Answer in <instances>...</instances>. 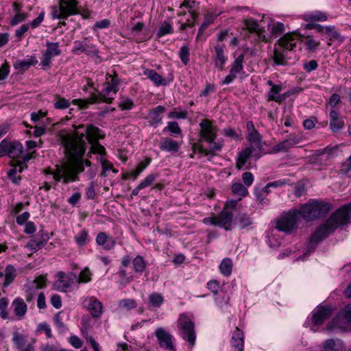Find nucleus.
Returning a JSON list of instances; mask_svg holds the SVG:
<instances>
[{
  "label": "nucleus",
  "mask_w": 351,
  "mask_h": 351,
  "mask_svg": "<svg viewBox=\"0 0 351 351\" xmlns=\"http://www.w3.org/2000/svg\"><path fill=\"white\" fill-rule=\"evenodd\" d=\"M51 17L53 19H66V16L64 13H63V10L62 8L60 7V4H59V6H53L52 8L51 11Z\"/></svg>",
  "instance_id": "nucleus-56"
},
{
  "label": "nucleus",
  "mask_w": 351,
  "mask_h": 351,
  "mask_svg": "<svg viewBox=\"0 0 351 351\" xmlns=\"http://www.w3.org/2000/svg\"><path fill=\"white\" fill-rule=\"evenodd\" d=\"M88 232L86 229L81 230L74 237L75 241L79 246H83L86 243Z\"/></svg>",
  "instance_id": "nucleus-50"
},
{
  "label": "nucleus",
  "mask_w": 351,
  "mask_h": 351,
  "mask_svg": "<svg viewBox=\"0 0 351 351\" xmlns=\"http://www.w3.org/2000/svg\"><path fill=\"white\" fill-rule=\"evenodd\" d=\"M27 17V14L25 13H18L15 14V15L12 17L10 22V25L11 26H15L18 25L19 23H22L25 21Z\"/></svg>",
  "instance_id": "nucleus-59"
},
{
  "label": "nucleus",
  "mask_w": 351,
  "mask_h": 351,
  "mask_svg": "<svg viewBox=\"0 0 351 351\" xmlns=\"http://www.w3.org/2000/svg\"><path fill=\"white\" fill-rule=\"evenodd\" d=\"M116 93L117 89H102L101 92H99L98 89H95V91L91 93L88 98L84 99H75L73 100V103L78 105L80 108L86 109L90 104L100 102L110 103Z\"/></svg>",
  "instance_id": "nucleus-6"
},
{
  "label": "nucleus",
  "mask_w": 351,
  "mask_h": 351,
  "mask_svg": "<svg viewBox=\"0 0 351 351\" xmlns=\"http://www.w3.org/2000/svg\"><path fill=\"white\" fill-rule=\"evenodd\" d=\"M302 34L297 32H289L281 36L274 45V51L269 56L276 65L285 66L287 61L297 59L298 43Z\"/></svg>",
  "instance_id": "nucleus-3"
},
{
  "label": "nucleus",
  "mask_w": 351,
  "mask_h": 351,
  "mask_svg": "<svg viewBox=\"0 0 351 351\" xmlns=\"http://www.w3.org/2000/svg\"><path fill=\"white\" fill-rule=\"evenodd\" d=\"M190 51L189 48L186 45H184L180 48L179 52V57L181 62L184 64L187 65L189 62L190 58Z\"/></svg>",
  "instance_id": "nucleus-48"
},
{
  "label": "nucleus",
  "mask_w": 351,
  "mask_h": 351,
  "mask_svg": "<svg viewBox=\"0 0 351 351\" xmlns=\"http://www.w3.org/2000/svg\"><path fill=\"white\" fill-rule=\"evenodd\" d=\"M328 19L327 14L325 12L321 11H315L306 16L305 20L315 21H326Z\"/></svg>",
  "instance_id": "nucleus-40"
},
{
  "label": "nucleus",
  "mask_w": 351,
  "mask_h": 351,
  "mask_svg": "<svg viewBox=\"0 0 351 351\" xmlns=\"http://www.w3.org/2000/svg\"><path fill=\"white\" fill-rule=\"evenodd\" d=\"M148 77L157 86L167 85L166 79L162 77L160 75H159L155 70L149 71Z\"/></svg>",
  "instance_id": "nucleus-37"
},
{
  "label": "nucleus",
  "mask_w": 351,
  "mask_h": 351,
  "mask_svg": "<svg viewBox=\"0 0 351 351\" xmlns=\"http://www.w3.org/2000/svg\"><path fill=\"white\" fill-rule=\"evenodd\" d=\"M340 350L335 341L330 339L323 343V349L322 351H340Z\"/></svg>",
  "instance_id": "nucleus-54"
},
{
  "label": "nucleus",
  "mask_w": 351,
  "mask_h": 351,
  "mask_svg": "<svg viewBox=\"0 0 351 351\" xmlns=\"http://www.w3.org/2000/svg\"><path fill=\"white\" fill-rule=\"evenodd\" d=\"M326 35L328 38V45L329 46H330L333 42H337L339 44H341L344 40V37L337 31L334 26L326 27Z\"/></svg>",
  "instance_id": "nucleus-27"
},
{
  "label": "nucleus",
  "mask_w": 351,
  "mask_h": 351,
  "mask_svg": "<svg viewBox=\"0 0 351 351\" xmlns=\"http://www.w3.org/2000/svg\"><path fill=\"white\" fill-rule=\"evenodd\" d=\"M231 345L234 348L235 351H243L244 348V333L238 327L232 333Z\"/></svg>",
  "instance_id": "nucleus-21"
},
{
  "label": "nucleus",
  "mask_w": 351,
  "mask_h": 351,
  "mask_svg": "<svg viewBox=\"0 0 351 351\" xmlns=\"http://www.w3.org/2000/svg\"><path fill=\"white\" fill-rule=\"evenodd\" d=\"M267 31L268 37L265 35V43L271 42V39L281 36L285 31V27L284 23L270 19L267 24Z\"/></svg>",
  "instance_id": "nucleus-14"
},
{
  "label": "nucleus",
  "mask_w": 351,
  "mask_h": 351,
  "mask_svg": "<svg viewBox=\"0 0 351 351\" xmlns=\"http://www.w3.org/2000/svg\"><path fill=\"white\" fill-rule=\"evenodd\" d=\"M65 278L64 280H59L55 283L56 289L60 291L66 292L67 289L77 280V276L74 273H70Z\"/></svg>",
  "instance_id": "nucleus-24"
},
{
  "label": "nucleus",
  "mask_w": 351,
  "mask_h": 351,
  "mask_svg": "<svg viewBox=\"0 0 351 351\" xmlns=\"http://www.w3.org/2000/svg\"><path fill=\"white\" fill-rule=\"evenodd\" d=\"M44 17L45 12L43 11L38 14V16L36 19H34L31 23L27 24L29 25V27H32V29L37 28L41 25L42 22L44 20Z\"/></svg>",
  "instance_id": "nucleus-62"
},
{
  "label": "nucleus",
  "mask_w": 351,
  "mask_h": 351,
  "mask_svg": "<svg viewBox=\"0 0 351 351\" xmlns=\"http://www.w3.org/2000/svg\"><path fill=\"white\" fill-rule=\"evenodd\" d=\"M247 134L246 138L250 143V147L252 149L261 150L262 147L261 138L262 136L255 129L252 121H248L246 125Z\"/></svg>",
  "instance_id": "nucleus-12"
},
{
  "label": "nucleus",
  "mask_w": 351,
  "mask_h": 351,
  "mask_svg": "<svg viewBox=\"0 0 351 351\" xmlns=\"http://www.w3.org/2000/svg\"><path fill=\"white\" fill-rule=\"evenodd\" d=\"M64 317H67L65 313L62 311L58 312L54 316V322L60 331L64 332L66 329V326L64 322Z\"/></svg>",
  "instance_id": "nucleus-45"
},
{
  "label": "nucleus",
  "mask_w": 351,
  "mask_h": 351,
  "mask_svg": "<svg viewBox=\"0 0 351 351\" xmlns=\"http://www.w3.org/2000/svg\"><path fill=\"white\" fill-rule=\"evenodd\" d=\"M12 341L16 347L19 350H21L25 344L24 337L17 332L13 334Z\"/></svg>",
  "instance_id": "nucleus-57"
},
{
  "label": "nucleus",
  "mask_w": 351,
  "mask_h": 351,
  "mask_svg": "<svg viewBox=\"0 0 351 351\" xmlns=\"http://www.w3.org/2000/svg\"><path fill=\"white\" fill-rule=\"evenodd\" d=\"M16 276V271L14 267L12 265H7L5 269L3 287H6L11 284L15 279Z\"/></svg>",
  "instance_id": "nucleus-33"
},
{
  "label": "nucleus",
  "mask_w": 351,
  "mask_h": 351,
  "mask_svg": "<svg viewBox=\"0 0 351 351\" xmlns=\"http://www.w3.org/2000/svg\"><path fill=\"white\" fill-rule=\"evenodd\" d=\"M223 45L217 44L215 46V56L214 58L215 67L222 71L227 58L224 56Z\"/></svg>",
  "instance_id": "nucleus-23"
},
{
  "label": "nucleus",
  "mask_w": 351,
  "mask_h": 351,
  "mask_svg": "<svg viewBox=\"0 0 351 351\" xmlns=\"http://www.w3.org/2000/svg\"><path fill=\"white\" fill-rule=\"evenodd\" d=\"M165 108L162 106H158L150 112V123L152 125H157L162 121V114Z\"/></svg>",
  "instance_id": "nucleus-31"
},
{
  "label": "nucleus",
  "mask_w": 351,
  "mask_h": 351,
  "mask_svg": "<svg viewBox=\"0 0 351 351\" xmlns=\"http://www.w3.org/2000/svg\"><path fill=\"white\" fill-rule=\"evenodd\" d=\"M332 315V310L327 306H319L317 311L313 315L312 322L314 325H322L324 322Z\"/></svg>",
  "instance_id": "nucleus-18"
},
{
  "label": "nucleus",
  "mask_w": 351,
  "mask_h": 351,
  "mask_svg": "<svg viewBox=\"0 0 351 351\" xmlns=\"http://www.w3.org/2000/svg\"><path fill=\"white\" fill-rule=\"evenodd\" d=\"M83 306L89 310L94 317H99L103 311L101 302L94 298H86L83 301Z\"/></svg>",
  "instance_id": "nucleus-15"
},
{
  "label": "nucleus",
  "mask_w": 351,
  "mask_h": 351,
  "mask_svg": "<svg viewBox=\"0 0 351 351\" xmlns=\"http://www.w3.org/2000/svg\"><path fill=\"white\" fill-rule=\"evenodd\" d=\"M132 264L134 271L141 274L145 270L147 266L146 261L141 256L139 255L134 258L132 261Z\"/></svg>",
  "instance_id": "nucleus-39"
},
{
  "label": "nucleus",
  "mask_w": 351,
  "mask_h": 351,
  "mask_svg": "<svg viewBox=\"0 0 351 351\" xmlns=\"http://www.w3.org/2000/svg\"><path fill=\"white\" fill-rule=\"evenodd\" d=\"M48 237L43 239L41 241L31 240L27 243V247L34 251H37L41 249L47 242Z\"/></svg>",
  "instance_id": "nucleus-49"
},
{
  "label": "nucleus",
  "mask_w": 351,
  "mask_h": 351,
  "mask_svg": "<svg viewBox=\"0 0 351 351\" xmlns=\"http://www.w3.org/2000/svg\"><path fill=\"white\" fill-rule=\"evenodd\" d=\"M75 131L73 133L61 135L60 138L62 143L65 149V153L71 158L82 160V157L86 151V139L89 143L97 142L99 138L104 137L101 134L99 128L94 125H88L83 132H80L81 129H84V125L74 126Z\"/></svg>",
  "instance_id": "nucleus-1"
},
{
  "label": "nucleus",
  "mask_w": 351,
  "mask_h": 351,
  "mask_svg": "<svg viewBox=\"0 0 351 351\" xmlns=\"http://www.w3.org/2000/svg\"><path fill=\"white\" fill-rule=\"evenodd\" d=\"M86 42V38L82 40H76L74 42V46L72 49V53L75 55H81L84 53V43Z\"/></svg>",
  "instance_id": "nucleus-52"
},
{
  "label": "nucleus",
  "mask_w": 351,
  "mask_h": 351,
  "mask_svg": "<svg viewBox=\"0 0 351 351\" xmlns=\"http://www.w3.org/2000/svg\"><path fill=\"white\" fill-rule=\"evenodd\" d=\"M233 214L232 211L223 209L217 215L214 217H205L203 219L204 224H209L223 228L226 230H231Z\"/></svg>",
  "instance_id": "nucleus-9"
},
{
  "label": "nucleus",
  "mask_w": 351,
  "mask_h": 351,
  "mask_svg": "<svg viewBox=\"0 0 351 351\" xmlns=\"http://www.w3.org/2000/svg\"><path fill=\"white\" fill-rule=\"evenodd\" d=\"M34 283H27L25 285V298L27 302H31L34 300L36 291L38 290L37 288H36Z\"/></svg>",
  "instance_id": "nucleus-44"
},
{
  "label": "nucleus",
  "mask_w": 351,
  "mask_h": 351,
  "mask_svg": "<svg viewBox=\"0 0 351 351\" xmlns=\"http://www.w3.org/2000/svg\"><path fill=\"white\" fill-rule=\"evenodd\" d=\"M51 59L52 57L47 54L45 52L43 53L40 63V66H41L43 69L46 70L51 67Z\"/></svg>",
  "instance_id": "nucleus-60"
},
{
  "label": "nucleus",
  "mask_w": 351,
  "mask_h": 351,
  "mask_svg": "<svg viewBox=\"0 0 351 351\" xmlns=\"http://www.w3.org/2000/svg\"><path fill=\"white\" fill-rule=\"evenodd\" d=\"M99 50L97 46L93 43H90L88 38H86V42L84 43V53L90 57L99 58Z\"/></svg>",
  "instance_id": "nucleus-36"
},
{
  "label": "nucleus",
  "mask_w": 351,
  "mask_h": 351,
  "mask_svg": "<svg viewBox=\"0 0 351 351\" xmlns=\"http://www.w3.org/2000/svg\"><path fill=\"white\" fill-rule=\"evenodd\" d=\"M160 347L167 350H175L173 336L165 328H158L154 332Z\"/></svg>",
  "instance_id": "nucleus-11"
},
{
  "label": "nucleus",
  "mask_w": 351,
  "mask_h": 351,
  "mask_svg": "<svg viewBox=\"0 0 351 351\" xmlns=\"http://www.w3.org/2000/svg\"><path fill=\"white\" fill-rule=\"evenodd\" d=\"M244 24L250 33L254 34L260 41H263L262 29L259 27V24L256 20L253 18L247 19L245 20Z\"/></svg>",
  "instance_id": "nucleus-25"
},
{
  "label": "nucleus",
  "mask_w": 351,
  "mask_h": 351,
  "mask_svg": "<svg viewBox=\"0 0 351 351\" xmlns=\"http://www.w3.org/2000/svg\"><path fill=\"white\" fill-rule=\"evenodd\" d=\"M244 56L243 54L239 55L232 64V69L230 70L231 73H239L243 69V60Z\"/></svg>",
  "instance_id": "nucleus-51"
},
{
  "label": "nucleus",
  "mask_w": 351,
  "mask_h": 351,
  "mask_svg": "<svg viewBox=\"0 0 351 351\" xmlns=\"http://www.w3.org/2000/svg\"><path fill=\"white\" fill-rule=\"evenodd\" d=\"M34 154H35V151L27 154L25 156L23 157L22 161L14 160L12 162V168L10 169L8 172L9 178H12V176H15L17 171L21 173L24 168H27V166L26 165V162L33 157Z\"/></svg>",
  "instance_id": "nucleus-17"
},
{
  "label": "nucleus",
  "mask_w": 351,
  "mask_h": 351,
  "mask_svg": "<svg viewBox=\"0 0 351 351\" xmlns=\"http://www.w3.org/2000/svg\"><path fill=\"white\" fill-rule=\"evenodd\" d=\"M219 269L221 272L226 276H228L231 274L232 269V262L231 259L230 258H224L220 265Z\"/></svg>",
  "instance_id": "nucleus-43"
},
{
  "label": "nucleus",
  "mask_w": 351,
  "mask_h": 351,
  "mask_svg": "<svg viewBox=\"0 0 351 351\" xmlns=\"http://www.w3.org/2000/svg\"><path fill=\"white\" fill-rule=\"evenodd\" d=\"M343 121L339 114L332 109L330 112V127L332 132H337L343 126Z\"/></svg>",
  "instance_id": "nucleus-26"
},
{
  "label": "nucleus",
  "mask_w": 351,
  "mask_h": 351,
  "mask_svg": "<svg viewBox=\"0 0 351 351\" xmlns=\"http://www.w3.org/2000/svg\"><path fill=\"white\" fill-rule=\"evenodd\" d=\"M8 305V300L5 298L0 299V316L3 319L8 317L7 308Z\"/></svg>",
  "instance_id": "nucleus-58"
},
{
  "label": "nucleus",
  "mask_w": 351,
  "mask_h": 351,
  "mask_svg": "<svg viewBox=\"0 0 351 351\" xmlns=\"http://www.w3.org/2000/svg\"><path fill=\"white\" fill-rule=\"evenodd\" d=\"M318 66L317 62L315 60H311L306 62L303 64V69L308 73L315 70Z\"/></svg>",
  "instance_id": "nucleus-64"
},
{
  "label": "nucleus",
  "mask_w": 351,
  "mask_h": 351,
  "mask_svg": "<svg viewBox=\"0 0 351 351\" xmlns=\"http://www.w3.org/2000/svg\"><path fill=\"white\" fill-rule=\"evenodd\" d=\"M350 219L351 203L337 208L312 234L307 245V252L309 254L313 252L320 241L334 233L338 228L347 225Z\"/></svg>",
  "instance_id": "nucleus-2"
},
{
  "label": "nucleus",
  "mask_w": 351,
  "mask_h": 351,
  "mask_svg": "<svg viewBox=\"0 0 351 351\" xmlns=\"http://www.w3.org/2000/svg\"><path fill=\"white\" fill-rule=\"evenodd\" d=\"M136 307V302L132 298L123 299L119 302L120 309L131 310Z\"/></svg>",
  "instance_id": "nucleus-46"
},
{
  "label": "nucleus",
  "mask_w": 351,
  "mask_h": 351,
  "mask_svg": "<svg viewBox=\"0 0 351 351\" xmlns=\"http://www.w3.org/2000/svg\"><path fill=\"white\" fill-rule=\"evenodd\" d=\"M300 216V210H289L277 221L276 230L287 234L292 233L298 228L297 224Z\"/></svg>",
  "instance_id": "nucleus-8"
},
{
  "label": "nucleus",
  "mask_w": 351,
  "mask_h": 351,
  "mask_svg": "<svg viewBox=\"0 0 351 351\" xmlns=\"http://www.w3.org/2000/svg\"><path fill=\"white\" fill-rule=\"evenodd\" d=\"M173 32V29L171 23L169 21H165L159 27V29L156 34L158 38H160L167 34H170Z\"/></svg>",
  "instance_id": "nucleus-38"
},
{
  "label": "nucleus",
  "mask_w": 351,
  "mask_h": 351,
  "mask_svg": "<svg viewBox=\"0 0 351 351\" xmlns=\"http://www.w3.org/2000/svg\"><path fill=\"white\" fill-rule=\"evenodd\" d=\"M302 141V136L300 135L291 134L288 138L282 141L274 146L271 153L276 154L280 152H287L289 149L299 144Z\"/></svg>",
  "instance_id": "nucleus-13"
},
{
  "label": "nucleus",
  "mask_w": 351,
  "mask_h": 351,
  "mask_svg": "<svg viewBox=\"0 0 351 351\" xmlns=\"http://www.w3.org/2000/svg\"><path fill=\"white\" fill-rule=\"evenodd\" d=\"M181 143L170 138H162L159 143V148L162 151L169 152H177Z\"/></svg>",
  "instance_id": "nucleus-20"
},
{
  "label": "nucleus",
  "mask_w": 351,
  "mask_h": 351,
  "mask_svg": "<svg viewBox=\"0 0 351 351\" xmlns=\"http://www.w3.org/2000/svg\"><path fill=\"white\" fill-rule=\"evenodd\" d=\"M253 150L252 147H248L238 154L236 165L239 169L243 168L247 160L252 155Z\"/></svg>",
  "instance_id": "nucleus-30"
},
{
  "label": "nucleus",
  "mask_w": 351,
  "mask_h": 351,
  "mask_svg": "<svg viewBox=\"0 0 351 351\" xmlns=\"http://www.w3.org/2000/svg\"><path fill=\"white\" fill-rule=\"evenodd\" d=\"M14 314L19 318L24 317L27 313V306L23 299L16 298L12 302Z\"/></svg>",
  "instance_id": "nucleus-29"
},
{
  "label": "nucleus",
  "mask_w": 351,
  "mask_h": 351,
  "mask_svg": "<svg viewBox=\"0 0 351 351\" xmlns=\"http://www.w3.org/2000/svg\"><path fill=\"white\" fill-rule=\"evenodd\" d=\"M46 46L47 49L45 53L51 57L57 56L61 54V50L59 49V43L47 42Z\"/></svg>",
  "instance_id": "nucleus-41"
},
{
  "label": "nucleus",
  "mask_w": 351,
  "mask_h": 351,
  "mask_svg": "<svg viewBox=\"0 0 351 351\" xmlns=\"http://www.w3.org/2000/svg\"><path fill=\"white\" fill-rule=\"evenodd\" d=\"M69 161L56 165V169L47 168L44 173L53 175L55 182L62 181L63 184L79 180V174L84 171V167H90L91 162L88 160L72 159L66 155Z\"/></svg>",
  "instance_id": "nucleus-4"
},
{
  "label": "nucleus",
  "mask_w": 351,
  "mask_h": 351,
  "mask_svg": "<svg viewBox=\"0 0 351 351\" xmlns=\"http://www.w3.org/2000/svg\"><path fill=\"white\" fill-rule=\"evenodd\" d=\"M187 114L188 112L186 110L177 111L176 110H174L168 114V117L170 119H185L186 118Z\"/></svg>",
  "instance_id": "nucleus-63"
},
{
  "label": "nucleus",
  "mask_w": 351,
  "mask_h": 351,
  "mask_svg": "<svg viewBox=\"0 0 351 351\" xmlns=\"http://www.w3.org/2000/svg\"><path fill=\"white\" fill-rule=\"evenodd\" d=\"M169 131L173 134H179L181 133V129L177 122H169L168 125L165 127L163 130L164 132Z\"/></svg>",
  "instance_id": "nucleus-61"
},
{
  "label": "nucleus",
  "mask_w": 351,
  "mask_h": 351,
  "mask_svg": "<svg viewBox=\"0 0 351 351\" xmlns=\"http://www.w3.org/2000/svg\"><path fill=\"white\" fill-rule=\"evenodd\" d=\"M330 209L331 204L328 202L312 200L304 204L300 210L304 219L313 221L317 218L324 217Z\"/></svg>",
  "instance_id": "nucleus-5"
},
{
  "label": "nucleus",
  "mask_w": 351,
  "mask_h": 351,
  "mask_svg": "<svg viewBox=\"0 0 351 351\" xmlns=\"http://www.w3.org/2000/svg\"><path fill=\"white\" fill-rule=\"evenodd\" d=\"M215 19V16H214L211 13H207L205 14L204 21L199 27V34H203L209 25L214 23Z\"/></svg>",
  "instance_id": "nucleus-42"
},
{
  "label": "nucleus",
  "mask_w": 351,
  "mask_h": 351,
  "mask_svg": "<svg viewBox=\"0 0 351 351\" xmlns=\"http://www.w3.org/2000/svg\"><path fill=\"white\" fill-rule=\"evenodd\" d=\"M199 126L201 128L199 135L200 137L207 143H213L217 137V128L212 124L208 119H203Z\"/></svg>",
  "instance_id": "nucleus-10"
},
{
  "label": "nucleus",
  "mask_w": 351,
  "mask_h": 351,
  "mask_svg": "<svg viewBox=\"0 0 351 351\" xmlns=\"http://www.w3.org/2000/svg\"><path fill=\"white\" fill-rule=\"evenodd\" d=\"M23 145L19 142H14L10 143L8 151V156L12 158L19 157L23 153Z\"/></svg>",
  "instance_id": "nucleus-34"
},
{
  "label": "nucleus",
  "mask_w": 351,
  "mask_h": 351,
  "mask_svg": "<svg viewBox=\"0 0 351 351\" xmlns=\"http://www.w3.org/2000/svg\"><path fill=\"white\" fill-rule=\"evenodd\" d=\"M90 271L88 268H85L83 269L80 274V276L77 277V280L78 283H86L90 281Z\"/></svg>",
  "instance_id": "nucleus-55"
},
{
  "label": "nucleus",
  "mask_w": 351,
  "mask_h": 351,
  "mask_svg": "<svg viewBox=\"0 0 351 351\" xmlns=\"http://www.w3.org/2000/svg\"><path fill=\"white\" fill-rule=\"evenodd\" d=\"M96 243L97 245L103 246L104 250H112L116 243L115 240L108 236L105 232H99L96 237Z\"/></svg>",
  "instance_id": "nucleus-22"
},
{
  "label": "nucleus",
  "mask_w": 351,
  "mask_h": 351,
  "mask_svg": "<svg viewBox=\"0 0 351 351\" xmlns=\"http://www.w3.org/2000/svg\"><path fill=\"white\" fill-rule=\"evenodd\" d=\"M32 62H28L26 59L22 60H16L14 63V67L16 70H19L21 72H24L27 71L30 66Z\"/></svg>",
  "instance_id": "nucleus-53"
},
{
  "label": "nucleus",
  "mask_w": 351,
  "mask_h": 351,
  "mask_svg": "<svg viewBox=\"0 0 351 351\" xmlns=\"http://www.w3.org/2000/svg\"><path fill=\"white\" fill-rule=\"evenodd\" d=\"M108 86L106 88H117L122 85V80L119 77L116 73L113 75H109L106 78Z\"/></svg>",
  "instance_id": "nucleus-47"
},
{
  "label": "nucleus",
  "mask_w": 351,
  "mask_h": 351,
  "mask_svg": "<svg viewBox=\"0 0 351 351\" xmlns=\"http://www.w3.org/2000/svg\"><path fill=\"white\" fill-rule=\"evenodd\" d=\"M148 301L152 307L158 308L164 302V298L161 293L154 292L149 295Z\"/></svg>",
  "instance_id": "nucleus-35"
},
{
  "label": "nucleus",
  "mask_w": 351,
  "mask_h": 351,
  "mask_svg": "<svg viewBox=\"0 0 351 351\" xmlns=\"http://www.w3.org/2000/svg\"><path fill=\"white\" fill-rule=\"evenodd\" d=\"M231 191L233 195L239 196V200L248 195L247 189L240 182H233L231 186Z\"/></svg>",
  "instance_id": "nucleus-32"
},
{
  "label": "nucleus",
  "mask_w": 351,
  "mask_h": 351,
  "mask_svg": "<svg viewBox=\"0 0 351 351\" xmlns=\"http://www.w3.org/2000/svg\"><path fill=\"white\" fill-rule=\"evenodd\" d=\"M300 42L304 43L306 49L309 52H315L320 45V41L315 40L313 36L302 35Z\"/></svg>",
  "instance_id": "nucleus-28"
},
{
  "label": "nucleus",
  "mask_w": 351,
  "mask_h": 351,
  "mask_svg": "<svg viewBox=\"0 0 351 351\" xmlns=\"http://www.w3.org/2000/svg\"><path fill=\"white\" fill-rule=\"evenodd\" d=\"M283 89H271L269 93V100H274L277 102H281L290 95L298 93L301 89H291L288 91H286L283 93H281V91Z\"/></svg>",
  "instance_id": "nucleus-19"
},
{
  "label": "nucleus",
  "mask_w": 351,
  "mask_h": 351,
  "mask_svg": "<svg viewBox=\"0 0 351 351\" xmlns=\"http://www.w3.org/2000/svg\"><path fill=\"white\" fill-rule=\"evenodd\" d=\"M179 334L183 339L187 341L190 348L193 347L196 340L194 322L186 314L180 315L178 320Z\"/></svg>",
  "instance_id": "nucleus-7"
},
{
  "label": "nucleus",
  "mask_w": 351,
  "mask_h": 351,
  "mask_svg": "<svg viewBox=\"0 0 351 351\" xmlns=\"http://www.w3.org/2000/svg\"><path fill=\"white\" fill-rule=\"evenodd\" d=\"M58 1L66 19L69 16L79 14L80 3L77 0H58Z\"/></svg>",
  "instance_id": "nucleus-16"
}]
</instances>
